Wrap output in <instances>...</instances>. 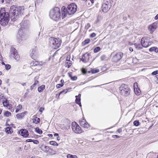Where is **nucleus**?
I'll use <instances>...</instances> for the list:
<instances>
[{"mask_svg": "<svg viewBox=\"0 0 158 158\" xmlns=\"http://www.w3.org/2000/svg\"><path fill=\"white\" fill-rule=\"evenodd\" d=\"M23 6L17 7L16 6H11L10 9L9 14L6 12L4 8L1 9L0 15L2 19H1V24L3 26H6L10 18L12 21L14 22L18 19V18L24 12Z\"/></svg>", "mask_w": 158, "mask_h": 158, "instance_id": "1", "label": "nucleus"}, {"mask_svg": "<svg viewBox=\"0 0 158 158\" xmlns=\"http://www.w3.org/2000/svg\"><path fill=\"white\" fill-rule=\"evenodd\" d=\"M21 26L17 34V38L19 40H24L26 38V34L30 26L29 21L24 19L21 22Z\"/></svg>", "mask_w": 158, "mask_h": 158, "instance_id": "2", "label": "nucleus"}, {"mask_svg": "<svg viewBox=\"0 0 158 158\" xmlns=\"http://www.w3.org/2000/svg\"><path fill=\"white\" fill-rule=\"evenodd\" d=\"M61 13L59 8L55 7L51 10L49 13V16L54 20H58L60 17Z\"/></svg>", "mask_w": 158, "mask_h": 158, "instance_id": "3", "label": "nucleus"}, {"mask_svg": "<svg viewBox=\"0 0 158 158\" xmlns=\"http://www.w3.org/2000/svg\"><path fill=\"white\" fill-rule=\"evenodd\" d=\"M49 45L54 49H56L61 45V41L59 39H57L53 37H51L49 39Z\"/></svg>", "mask_w": 158, "mask_h": 158, "instance_id": "4", "label": "nucleus"}, {"mask_svg": "<svg viewBox=\"0 0 158 158\" xmlns=\"http://www.w3.org/2000/svg\"><path fill=\"white\" fill-rule=\"evenodd\" d=\"M112 3V0H105L102 5V11L105 13H107L111 8Z\"/></svg>", "mask_w": 158, "mask_h": 158, "instance_id": "5", "label": "nucleus"}, {"mask_svg": "<svg viewBox=\"0 0 158 158\" xmlns=\"http://www.w3.org/2000/svg\"><path fill=\"white\" fill-rule=\"evenodd\" d=\"M120 93L124 96H128L130 94V90L128 86L126 84H122L119 87Z\"/></svg>", "mask_w": 158, "mask_h": 158, "instance_id": "6", "label": "nucleus"}, {"mask_svg": "<svg viewBox=\"0 0 158 158\" xmlns=\"http://www.w3.org/2000/svg\"><path fill=\"white\" fill-rule=\"evenodd\" d=\"M67 10L68 15L73 14L76 11L77 6L75 3H72L68 6Z\"/></svg>", "mask_w": 158, "mask_h": 158, "instance_id": "7", "label": "nucleus"}, {"mask_svg": "<svg viewBox=\"0 0 158 158\" xmlns=\"http://www.w3.org/2000/svg\"><path fill=\"white\" fill-rule=\"evenodd\" d=\"M149 39V38L148 37H145L141 39V43L143 47L147 48L151 45L152 42Z\"/></svg>", "mask_w": 158, "mask_h": 158, "instance_id": "8", "label": "nucleus"}, {"mask_svg": "<svg viewBox=\"0 0 158 158\" xmlns=\"http://www.w3.org/2000/svg\"><path fill=\"white\" fill-rule=\"evenodd\" d=\"M43 65L42 62L33 61L31 63V65L32 69L40 70L41 69V66Z\"/></svg>", "mask_w": 158, "mask_h": 158, "instance_id": "9", "label": "nucleus"}, {"mask_svg": "<svg viewBox=\"0 0 158 158\" xmlns=\"http://www.w3.org/2000/svg\"><path fill=\"white\" fill-rule=\"evenodd\" d=\"M10 57H13L17 60H19L20 59V56L18 54L17 51L15 48H12L10 50Z\"/></svg>", "mask_w": 158, "mask_h": 158, "instance_id": "10", "label": "nucleus"}, {"mask_svg": "<svg viewBox=\"0 0 158 158\" xmlns=\"http://www.w3.org/2000/svg\"><path fill=\"white\" fill-rule=\"evenodd\" d=\"M123 56V54L122 52H118L113 56L112 61L113 62H118L122 58Z\"/></svg>", "mask_w": 158, "mask_h": 158, "instance_id": "11", "label": "nucleus"}, {"mask_svg": "<svg viewBox=\"0 0 158 158\" xmlns=\"http://www.w3.org/2000/svg\"><path fill=\"white\" fill-rule=\"evenodd\" d=\"M72 128L73 131L76 133H79L82 132L80 127L75 122L72 123Z\"/></svg>", "mask_w": 158, "mask_h": 158, "instance_id": "12", "label": "nucleus"}, {"mask_svg": "<svg viewBox=\"0 0 158 158\" xmlns=\"http://www.w3.org/2000/svg\"><path fill=\"white\" fill-rule=\"evenodd\" d=\"M157 27V23H153L148 27V29L151 33H152L156 29Z\"/></svg>", "mask_w": 158, "mask_h": 158, "instance_id": "13", "label": "nucleus"}, {"mask_svg": "<svg viewBox=\"0 0 158 158\" xmlns=\"http://www.w3.org/2000/svg\"><path fill=\"white\" fill-rule=\"evenodd\" d=\"M90 56L89 53L86 52L82 56L81 60L83 62L86 63L88 61Z\"/></svg>", "mask_w": 158, "mask_h": 158, "instance_id": "14", "label": "nucleus"}, {"mask_svg": "<svg viewBox=\"0 0 158 158\" xmlns=\"http://www.w3.org/2000/svg\"><path fill=\"white\" fill-rule=\"evenodd\" d=\"M80 126L85 128H88L90 127L89 124H88L84 119H83L79 122Z\"/></svg>", "mask_w": 158, "mask_h": 158, "instance_id": "15", "label": "nucleus"}, {"mask_svg": "<svg viewBox=\"0 0 158 158\" xmlns=\"http://www.w3.org/2000/svg\"><path fill=\"white\" fill-rule=\"evenodd\" d=\"M20 135L24 137H27L28 136V131L25 129H22L19 131Z\"/></svg>", "mask_w": 158, "mask_h": 158, "instance_id": "16", "label": "nucleus"}, {"mask_svg": "<svg viewBox=\"0 0 158 158\" xmlns=\"http://www.w3.org/2000/svg\"><path fill=\"white\" fill-rule=\"evenodd\" d=\"M61 10V16L62 19H63L68 14V12L65 6H63L62 7Z\"/></svg>", "mask_w": 158, "mask_h": 158, "instance_id": "17", "label": "nucleus"}, {"mask_svg": "<svg viewBox=\"0 0 158 158\" xmlns=\"http://www.w3.org/2000/svg\"><path fill=\"white\" fill-rule=\"evenodd\" d=\"M37 55V50L36 48L31 50V56L32 59H35Z\"/></svg>", "mask_w": 158, "mask_h": 158, "instance_id": "18", "label": "nucleus"}, {"mask_svg": "<svg viewBox=\"0 0 158 158\" xmlns=\"http://www.w3.org/2000/svg\"><path fill=\"white\" fill-rule=\"evenodd\" d=\"M2 102L3 106H6L7 107H11V104H9L7 101V100L6 98H4L3 100H2Z\"/></svg>", "mask_w": 158, "mask_h": 158, "instance_id": "19", "label": "nucleus"}, {"mask_svg": "<svg viewBox=\"0 0 158 158\" xmlns=\"http://www.w3.org/2000/svg\"><path fill=\"white\" fill-rule=\"evenodd\" d=\"M70 126V123L68 124L67 125L65 126V125L63 124H61L60 126V128L64 130H66L67 129H69Z\"/></svg>", "mask_w": 158, "mask_h": 158, "instance_id": "20", "label": "nucleus"}, {"mask_svg": "<svg viewBox=\"0 0 158 158\" xmlns=\"http://www.w3.org/2000/svg\"><path fill=\"white\" fill-rule=\"evenodd\" d=\"M27 113V112H25L20 114H17L16 115V117L18 119H21L25 116Z\"/></svg>", "mask_w": 158, "mask_h": 158, "instance_id": "21", "label": "nucleus"}, {"mask_svg": "<svg viewBox=\"0 0 158 158\" xmlns=\"http://www.w3.org/2000/svg\"><path fill=\"white\" fill-rule=\"evenodd\" d=\"M42 149L44 152L47 153L49 151L50 148L47 146L43 145L42 146Z\"/></svg>", "mask_w": 158, "mask_h": 158, "instance_id": "22", "label": "nucleus"}, {"mask_svg": "<svg viewBox=\"0 0 158 158\" xmlns=\"http://www.w3.org/2000/svg\"><path fill=\"white\" fill-rule=\"evenodd\" d=\"M134 90L135 93L136 95H139L141 93V91L139 88L134 86Z\"/></svg>", "mask_w": 158, "mask_h": 158, "instance_id": "23", "label": "nucleus"}, {"mask_svg": "<svg viewBox=\"0 0 158 158\" xmlns=\"http://www.w3.org/2000/svg\"><path fill=\"white\" fill-rule=\"evenodd\" d=\"M81 94H79L78 95L76 96L75 102L77 104L81 102Z\"/></svg>", "mask_w": 158, "mask_h": 158, "instance_id": "24", "label": "nucleus"}, {"mask_svg": "<svg viewBox=\"0 0 158 158\" xmlns=\"http://www.w3.org/2000/svg\"><path fill=\"white\" fill-rule=\"evenodd\" d=\"M40 121V119L37 117L34 116V118L33 119V123H35L38 124L39 123Z\"/></svg>", "mask_w": 158, "mask_h": 158, "instance_id": "25", "label": "nucleus"}, {"mask_svg": "<svg viewBox=\"0 0 158 158\" xmlns=\"http://www.w3.org/2000/svg\"><path fill=\"white\" fill-rule=\"evenodd\" d=\"M149 51L150 52H155L156 53L158 52V48L156 47H152L149 49Z\"/></svg>", "mask_w": 158, "mask_h": 158, "instance_id": "26", "label": "nucleus"}, {"mask_svg": "<svg viewBox=\"0 0 158 158\" xmlns=\"http://www.w3.org/2000/svg\"><path fill=\"white\" fill-rule=\"evenodd\" d=\"M45 88V85H42L41 86L38 87V91L39 92H41Z\"/></svg>", "mask_w": 158, "mask_h": 158, "instance_id": "27", "label": "nucleus"}, {"mask_svg": "<svg viewBox=\"0 0 158 158\" xmlns=\"http://www.w3.org/2000/svg\"><path fill=\"white\" fill-rule=\"evenodd\" d=\"M5 131L8 134L11 133L13 132L11 127H7L5 129Z\"/></svg>", "mask_w": 158, "mask_h": 158, "instance_id": "28", "label": "nucleus"}, {"mask_svg": "<svg viewBox=\"0 0 158 158\" xmlns=\"http://www.w3.org/2000/svg\"><path fill=\"white\" fill-rule=\"evenodd\" d=\"M90 40L89 39H87L85 40L84 41L82 42V44L83 45H85L89 43Z\"/></svg>", "mask_w": 158, "mask_h": 158, "instance_id": "29", "label": "nucleus"}, {"mask_svg": "<svg viewBox=\"0 0 158 158\" xmlns=\"http://www.w3.org/2000/svg\"><path fill=\"white\" fill-rule=\"evenodd\" d=\"M35 131L37 133L40 134H41L42 133V130L40 129L38 127H36L35 128Z\"/></svg>", "mask_w": 158, "mask_h": 158, "instance_id": "30", "label": "nucleus"}, {"mask_svg": "<svg viewBox=\"0 0 158 158\" xmlns=\"http://www.w3.org/2000/svg\"><path fill=\"white\" fill-rule=\"evenodd\" d=\"M67 158H77V156L75 155H72L69 154L67 155Z\"/></svg>", "mask_w": 158, "mask_h": 158, "instance_id": "31", "label": "nucleus"}, {"mask_svg": "<svg viewBox=\"0 0 158 158\" xmlns=\"http://www.w3.org/2000/svg\"><path fill=\"white\" fill-rule=\"evenodd\" d=\"M69 62H66L65 64V67H67L68 68H69L70 66L71 65V64H72V63L71 61L69 60Z\"/></svg>", "mask_w": 158, "mask_h": 158, "instance_id": "32", "label": "nucleus"}, {"mask_svg": "<svg viewBox=\"0 0 158 158\" xmlns=\"http://www.w3.org/2000/svg\"><path fill=\"white\" fill-rule=\"evenodd\" d=\"M135 45L138 49L140 50L142 48V47L140 44H137L136 43H135Z\"/></svg>", "mask_w": 158, "mask_h": 158, "instance_id": "33", "label": "nucleus"}, {"mask_svg": "<svg viewBox=\"0 0 158 158\" xmlns=\"http://www.w3.org/2000/svg\"><path fill=\"white\" fill-rule=\"evenodd\" d=\"M101 49V48L99 47H98L95 48L94 50V53H97Z\"/></svg>", "mask_w": 158, "mask_h": 158, "instance_id": "34", "label": "nucleus"}, {"mask_svg": "<svg viewBox=\"0 0 158 158\" xmlns=\"http://www.w3.org/2000/svg\"><path fill=\"white\" fill-rule=\"evenodd\" d=\"M50 144L51 145L55 146V145H58V144L55 141H50L49 142Z\"/></svg>", "mask_w": 158, "mask_h": 158, "instance_id": "35", "label": "nucleus"}, {"mask_svg": "<svg viewBox=\"0 0 158 158\" xmlns=\"http://www.w3.org/2000/svg\"><path fill=\"white\" fill-rule=\"evenodd\" d=\"M99 72V70L98 69H93L91 70V72L92 73H95Z\"/></svg>", "mask_w": 158, "mask_h": 158, "instance_id": "36", "label": "nucleus"}, {"mask_svg": "<svg viewBox=\"0 0 158 158\" xmlns=\"http://www.w3.org/2000/svg\"><path fill=\"white\" fill-rule=\"evenodd\" d=\"M133 124L134 126H138L140 124V123H139V121L137 120H135L134 121V122H133Z\"/></svg>", "mask_w": 158, "mask_h": 158, "instance_id": "37", "label": "nucleus"}, {"mask_svg": "<svg viewBox=\"0 0 158 158\" xmlns=\"http://www.w3.org/2000/svg\"><path fill=\"white\" fill-rule=\"evenodd\" d=\"M5 69L6 70H8L10 69L11 68V66L9 64L5 65Z\"/></svg>", "mask_w": 158, "mask_h": 158, "instance_id": "38", "label": "nucleus"}, {"mask_svg": "<svg viewBox=\"0 0 158 158\" xmlns=\"http://www.w3.org/2000/svg\"><path fill=\"white\" fill-rule=\"evenodd\" d=\"M11 115L10 112L8 111H6L5 113V115L6 117H8Z\"/></svg>", "mask_w": 158, "mask_h": 158, "instance_id": "39", "label": "nucleus"}, {"mask_svg": "<svg viewBox=\"0 0 158 158\" xmlns=\"http://www.w3.org/2000/svg\"><path fill=\"white\" fill-rule=\"evenodd\" d=\"M5 98L4 97L3 95L2 94L0 93V101H2V100L4 99V98Z\"/></svg>", "mask_w": 158, "mask_h": 158, "instance_id": "40", "label": "nucleus"}, {"mask_svg": "<svg viewBox=\"0 0 158 158\" xmlns=\"http://www.w3.org/2000/svg\"><path fill=\"white\" fill-rule=\"evenodd\" d=\"M132 60L133 62L135 63H136L138 61V59L136 57H133Z\"/></svg>", "mask_w": 158, "mask_h": 158, "instance_id": "41", "label": "nucleus"}, {"mask_svg": "<svg viewBox=\"0 0 158 158\" xmlns=\"http://www.w3.org/2000/svg\"><path fill=\"white\" fill-rule=\"evenodd\" d=\"M90 27V25L89 23H87L85 26V29L87 30Z\"/></svg>", "mask_w": 158, "mask_h": 158, "instance_id": "42", "label": "nucleus"}, {"mask_svg": "<svg viewBox=\"0 0 158 158\" xmlns=\"http://www.w3.org/2000/svg\"><path fill=\"white\" fill-rule=\"evenodd\" d=\"M100 58L101 60L102 61H103L106 59V57L105 55H103L101 56Z\"/></svg>", "mask_w": 158, "mask_h": 158, "instance_id": "43", "label": "nucleus"}, {"mask_svg": "<svg viewBox=\"0 0 158 158\" xmlns=\"http://www.w3.org/2000/svg\"><path fill=\"white\" fill-rule=\"evenodd\" d=\"M68 90L67 89H65V90H63V91L60 92V93L59 94V96L61 94L63 93H66L68 91Z\"/></svg>", "mask_w": 158, "mask_h": 158, "instance_id": "44", "label": "nucleus"}, {"mask_svg": "<svg viewBox=\"0 0 158 158\" xmlns=\"http://www.w3.org/2000/svg\"><path fill=\"white\" fill-rule=\"evenodd\" d=\"M63 85L62 84H58L56 85V87L57 88H59L62 87Z\"/></svg>", "mask_w": 158, "mask_h": 158, "instance_id": "45", "label": "nucleus"}, {"mask_svg": "<svg viewBox=\"0 0 158 158\" xmlns=\"http://www.w3.org/2000/svg\"><path fill=\"white\" fill-rule=\"evenodd\" d=\"M16 109H17V110H19L21 109H22V106L20 104H19L18 106L17 107Z\"/></svg>", "mask_w": 158, "mask_h": 158, "instance_id": "46", "label": "nucleus"}, {"mask_svg": "<svg viewBox=\"0 0 158 158\" xmlns=\"http://www.w3.org/2000/svg\"><path fill=\"white\" fill-rule=\"evenodd\" d=\"M32 142L35 144H38L39 143L37 140H33Z\"/></svg>", "mask_w": 158, "mask_h": 158, "instance_id": "47", "label": "nucleus"}, {"mask_svg": "<svg viewBox=\"0 0 158 158\" xmlns=\"http://www.w3.org/2000/svg\"><path fill=\"white\" fill-rule=\"evenodd\" d=\"M71 79L72 81H75L77 80V77L76 76L72 77L71 78Z\"/></svg>", "mask_w": 158, "mask_h": 158, "instance_id": "48", "label": "nucleus"}, {"mask_svg": "<svg viewBox=\"0 0 158 158\" xmlns=\"http://www.w3.org/2000/svg\"><path fill=\"white\" fill-rule=\"evenodd\" d=\"M158 73V71L156 70L153 72L152 73V75H156Z\"/></svg>", "mask_w": 158, "mask_h": 158, "instance_id": "49", "label": "nucleus"}, {"mask_svg": "<svg viewBox=\"0 0 158 158\" xmlns=\"http://www.w3.org/2000/svg\"><path fill=\"white\" fill-rule=\"evenodd\" d=\"M96 36V34L94 33H93L91 34L90 36L91 37L93 38L95 37Z\"/></svg>", "mask_w": 158, "mask_h": 158, "instance_id": "50", "label": "nucleus"}, {"mask_svg": "<svg viewBox=\"0 0 158 158\" xmlns=\"http://www.w3.org/2000/svg\"><path fill=\"white\" fill-rule=\"evenodd\" d=\"M81 71H82V72L83 73V74H85L86 73V70L84 69V68H83L82 69V70H81Z\"/></svg>", "mask_w": 158, "mask_h": 158, "instance_id": "51", "label": "nucleus"}, {"mask_svg": "<svg viewBox=\"0 0 158 158\" xmlns=\"http://www.w3.org/2000/svg\"><path fill=\"white\" fill-rule=\"evenodd\" d=\"M112 137L114 138H119L120 136H118V135H112Z\"/></svg>", "mask_w": 158, "mask_h": 158, "instance_id": "52", "label": "nucleus"}, {"mask_svg": "<svg viewBox=\"0 0 158 158\" xmlns=\"http://www.w3.org/2000/svg\"><path fill=\"white\" fill-rule=\"evenodd\" d=\"M44 108L43 107H40L39 110V111L42 113L43 112V111L44 110Z\"/></svg>", "mask_w": 158, "mask_h": 158, "instance_id": "53", "label": "nucleus"}, {"mask_svg": "<svg viewBox=\"0 0 158 158\" xmlns=\"http://www.w3.org/2000/svg\"><path fill=\"white\" fill-rule=\"evenodd\" d=\"M32 140L31 139H27L26 140V142H32Z\"/></svg>", "mask_w": 158, "mask_h": 158, "instance_id": "54", "label": "nucleus"}, {"mask_svg": "<svg viewBox=\"0 0 158 158\" xmlns=\"http://www.w3.org/2000/svg\"><path fill=\"white\" fill-rule=\"evenodd\" d=\"M68 75H69V77L71 78V77H72V73H68Z\"/></svg>", "mask_w": 158, "mask_h": 158, "instance_id": "55", "label": "nucleus"}, {"mask_svg": "<svg viewBox=\"0 0 158 158\" xmlns=\"http://www.w3.org/2000/svg\"><path fill=\"white\" fill-rule=\"evenodd\" d=\"M117 131L119 133H121V132H122V129L121 128H119V129H118L117 130Z\"/></svg>", "mask_w": 158, "mask_h": 158, "instance_id": "56", "label": "nucleus"}, {"mask_svg": "<svg viewBox=\"0 0 158 158\" xmlns=\"http://www.w3.org/2000/svg\"><path fill=\"white\" fill-rule=\"evenodd\" d=\"M136 86L137 87V83L136 82H135L134 83V86L136 87Z\"/></svg>", "mask_w": 158, "mask_h": 158, "instance_id": "57", "label": "nucleus"}, {"mask_svg": "<svg viewBox=\"0 0 158 158\" xmlns=\"http://www.w3.org/2000/svg\"><path fill=\"white\" fill-rule=\"evenodd\" d=\"M39 83V81L38 80H35V83H34V85H36L37 84H38Z\"/></svg>", "mask_w": 158, "mask_h": 158, "instance_id": "58", "label": "nucleus"}, {"mask_svg": "<svg viewBox=\"0 0 158 158\" xmlns=\"http://www.w3.org/2000/svg\"><path fill=\"white\" fill-rule=\"evenodd\" d=\"M155 19L156 20L158 19V14L155 17Z\"/></svg>", "mask_w": 158, "mask_h": 158, "instance_id": "59", "label": "nucleus"}, {"mask_svg": "<svg viewBox=\"0 0 158 158\" xmlns=\"http://www.w3.org/2000/svg\"><path fill=\"white\" fill-rule=\"evenodd\" d=\"M48 136L51 137H52L53 136L51 134H48Z\"/></svg>", "mask_w": 158, "mask_h": 158, "instance_id": "60", "label": "nucleus"}, {"mask_svg": "<svg viewBox=\"0 0 158 158\" xmlns=\"http://www.w3.org/2000/svg\"><path fill=\"white\" fill-rule=\"evenodd\" d=\"M54 136L58 137L59 136V135L58 133H56L54 134Z\"/></svg>", "mask_w": 158, "mask_h": 158, "instance_id": "61", "label": "nucleus"}, {"mask_svg": "<svg viewBox=\"0 0 158 158\" xmlns=\"http://www.w3.org/2000/svg\"><path fill=\"white\" fill-rule=\"evenodd\" d=\"M129 50L131 52H132L133 51V48L131 47H130L129 48Z\"/></svg>", "mask_w": 158, "mask_h": 158, "instance_id": "62", "label": "nucleus"}, {"mask_svg": "<svg viewBox=\"0 0 158 158\" xmlns=\"http://www.w3.org/2000/svg\"><path fill=\"white\" fill-rule=\"evenodd\" d=\"M34 85H35L34 84L32 86H31V90H32L33 89V87L34 86Z\"/></svg>", "mask_w": 158, "mask_h": 158, "instance_id": "63", "label": "nucleus"}, {"mask_svg": "<svg viewBox=\"0 0 158 158\" xmlns=\"http://www.w3.org/2000/svg\"><path fill=\"white\" fill-rule=\"evenodd\" d=\"M21 85H23V86H25L26 85V83H22L21 84Z\"/></svg>", "mask_w": 158, "mask_h": 158, "instance_id": "64", "label": "nucleus"}]
</instances>
